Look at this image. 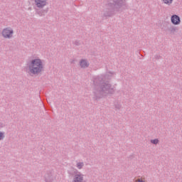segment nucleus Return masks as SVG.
I'll return each mask as SVG.
<instances>
[{
    "label": "nucleus",
    "instance_id": "f257e3e1",
    "mask_svg": "<svg viewBox=\"0 0 182 182\" xmlns=\"http://www.w3.org/2000/svg\"><path fill=\"white\" fill-rule=\"evenodd\" d=\"M112 73L99 75L93 78L92 93L94 100H99L107 95H113L114 89L109 83L112 79Z\"/></svg>",
    "mask_w": 182,
    "mask_h": 182
},
{
    "label": "nucleus",
    "instance_id": "f03ea898",
    "mask_svg": "<svg viewBox=\"0 0 182 182\" xmlns=\"http://www.w3.org/2000/svg\"><path fill=\"white\" fill-rule=\"evenodd\" d=\"M123 6H126V0H107L103 9L102 18H111Z\"/></svg>",
    "mask_w": 182,
    "mask_h": 182
},
{
    "label": "nucleus",
    "instance_id": "7ed1b4c3",
    "mask_svg": "<svg viewBox=\"0 0 182 182\" xmlns=\"http://www.w3.org/2000/svg\"><path fill=\"white\" fill-rule=\"evenodd\" d=\"M27 65L28 69H43V63H42V60L39 58L30 60L27 63Z\"/></svg>",
    "mask_w": 182,
    "mask_h": 182
},
{
    "label": "nucleus",
    "instance_id": "20e7f679",
    "mask_svg": "<svg viewBox=\"0 0 182 182\" xmlns=\"http://www.w3.org/2000/svg\"><path fill=\"white\" fill-rule=\"evenodd\" d=\"M45 182H55L56 181V173L52 171H48L44 176Z\"/></svg>",
    "mask_w": 182,
    "mask_h": 182
},
{
    "label": "nucleus",
    "instance_id": "39448f33",
    "mask_svg": "<svg viewBox=\"0 0 182 182\" xmlns=\"http://www.w3.org/2000/svg\"><path fill=\"white\" fill-rule=\"evenodd\" d=\"M14 34V30L12 28H6L2 31V35L4 38L11 39V37Z\"/></svg>",
    "mask_w": 182,
    "mask_h": 182
},
{
    "label": "nucleus",
    "instance_id": "423d86ee",
    "mask_svg": "<svg viewBox=\"0 0 182 182\" xmlns=\"http://www.w3.org/2000/svg\"><path fill=\"white\" fill-rule=\"evenodd\" d=\"M171 21L173 25H180L181 23V19L180 16H177L176 14H173L171 17Z\"/></svg>",
    "mask_w": 182,
    "mask_h": 182
},
{
    "label": "nucleus",
    "instance_id": "0eeeda50",
    "mask_svg": "<svg viewBox=\"0 0 182 182\" xmlns=\"http://www.w3.org/2000/svg\"><path fill=\"white\" fill-rule=\"evenodd\" d=\"M35 4L37 8H43L48 5L47 0H35Z\"/></svg>",
    "mask_w": 182,
    "mask_h": 182
},
{
    "label": "nucleus",
    "instance_id": "6e6552de",
    "mask_svg": "<svg viewBox=\"0 0 182 182\" xmlns=\"http://www.w3.org/2000/svg\"><path fill=\"white\" fill-rule=\"evenodd\" d=\"M27 73H28L31 76H35V75H38L42 72V69H28L26 70Z\"/></svg>",
    "mask_w": 182,
    "mask_h": 182
},
{
    "label": "nucleus",
    "instance_id": "1a4fd4ad",
    "mask_svg": "<svg viewBox=\"0 0 182 182\" xmlns=\"http://www.w3.org/2000/svg\"><path fill=\"white\" fill-rule=\"evenodd\" d=\"M48 12H49V8H46V9H36V11L39 16H45Z\"/></svg>",
    "mask_w": 182,
    "mask_h": 182
},
{
    "label": "nucleus",
    "instance_id": "9d476101",
    "mask_svg": "<svg viewBox=\"0 0 182 182\" xmlns=\"http://www.w3.org/2000/svg\"><path fill=\"white\" fill-rule=\"evenodd\" d=\"M90 65V64L89 63V62H87V60L82 59L80 61V66L83 69H86V68H89Z\"/></svg>",
    "mask_w": 182,
    "mask_h": 182
},
{
    "label": "nucleus",
    "instance_id": "9b49d317",
    "mask_svg": "<svg viewBox=\"0 0 182 182\" xmlns=\"http://www.w3.org/2000/svg\"><path fill=\"white\" fill-rule=\"evenodd\" d=\"M75 163V167L77 170H82L85 167V162L83 161H76Z\"/></svg>",
    "mask_w": 182,
    "mask_h": 182
},
{
    "label": "nucleus",
    "instance_id": "f8f14e48",
    "mask_svg": "<svg viewBox=\"0 0 182 182\" xmlns=\"http://www.w3.org/2000/svg\"><path fill=\"white\" fill-rule=\"evenodd\" d=\"M168 31H170V32L172 35H174V33H176V32H177V31H178V28L174 26H172L168 28Z\"/></svg>",
    "mask_w": 182,
    "mask_h": 182
},
{
    "label": "nucleus",
    "instance_id": "ddd939ff",
    "mask_svg": "<svg viewBox=\"0 0 182 182\" xmlns=\"http://www.w3.org/2000/svg\"><path fill=\"white\" fill-rule=\"evenodd\" d=\"M150 141L151 144H159V143H160V141L159 140V139H151Z\"/></svg>",
    "mask_w": 182,
    "mask_h": 182
},
{
    "label": "nucleus",
    "instance_id": "4468645a",
    "mask_svg": "<svg viewBox=\"0 0 182 182\" xmlns=\"http://www.w3.org/2000/svg\"><path fill=\"white\" fill-rule=\"evenodd\" d=\"M164 4L166 5H171L173 4V0H163Z\"/></svg>",
    "mask_w": 182,
    "mask_h": 182
},
{
    "label": "nucleus",
    "instance_id": "2eb2a0df",
    "mask_svg": "<svg viewBox=\"0 0 182 182\" xmlns=\"http://www.w3.org/2000/svg\"><path fill=\"white\" fill-rule=\"evenodd\" d=\"M115 108L120 110V109H122V104H120V102H117L115 104Z\"/></svg>",
    "mask_w": 182,
    "mask_h": 182
},
{
    "label": "nucleus",
    "instance_id": "dca6fc26",
    "mask_svg": "<svg viewBox=\"0 0 182 182\" xmlns=\"http://www.w3.org/2000/svg\"><path fill=\"white\" fill-rule=\"evenodd\" d=\"M5 138V133L0 132V140H4Z\"/></svg>",
    "mask_w": 182,
    "mask_h": 182
},
{
    "label": "nucleus",
    "instance_id": "f3484780",
    "mask_svg": "<svg viewBox=\"0 0 182 182\" xmlns=\"http://www.w3.org/2000/svg\"><path fill=\"white\" fill-rule=\"evenodd\" d=\"M74 45H75L76 46H80V41H75L74 43Z\"/></svg>",
    "mask_w": 182,
    "mask_h": 182
},
{
    "label": "nucleus",
    "instance_id": "a211bd4d",
    "mask_svg": "<svg viewBox=\"0 0 182 182\" xmlns=\"http://www.w3.org/2000/svg\"><path fill=\"white\" fill-rule=\"evenodd\" d=\"M154 58H155L156 60H159V59H161V56L159 55H154Z\"/></svg>",
    "mask_w": 182,
    "mask_h": 182
},
{
    "label": "nucleus",
    "instance_id": "6ab92c4d",
    "mask_svg": "<svg viewBox=\"0 0 182 182\" xmlns=\"http://www.w3.org/2000/svg\"><path fill=\"white\" fill-rule=\"evenodd\" d=\"M4 127V124L2 122H0V129H2Z\"/></svg>",
    "mask_w": 182,
    "mask_h": 182
}]
</instances>
